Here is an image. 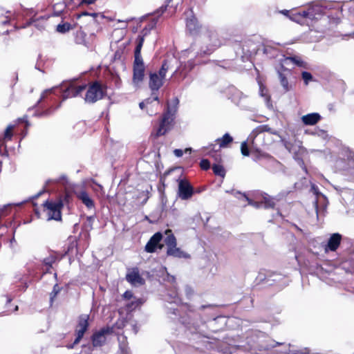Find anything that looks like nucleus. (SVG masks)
Here are the masks:
<instances>
[{
	"label": "nucleus",
	"instance_id": "nucleus-34",
	"mask_svg": "<svg viewBox=\"0 0 354 354\" xmlns=\"http://www.w3.org/2000/svg\"><path fill=\"white\" fill-rule=\"evenodd\" d=\"M269 130H270V128L268 126L263 125V126H261V127H259L258 128H257L255 129V131H253V133L255 134L256 136H257V134L263 133L265 131H269Z\"/></svg>",
	"mask_w": 354,
	"mask_h": 354
},
{
	"label": "nucleus",
	"instance_id": "nucleus-39",
	"mask_svg": "<svg viewBox=\"0 0 354 354\" xmlns=\"http://www.w3.org/2000/svg\"><path fill=\"white\" fill-rule=\"evenodd\" d=\"M201 167L203 169H207L209 168L210 167V162L207 159H203L201 161Z\"/></svg>",
	"mask_w": 354,
	"mask_h": 354
},
{
	"label": "nucleus",
	"instance_id": "nucleus-14",
	"mask_svg": "<svg viewBox=\"0 0 354 354\" xmlns=\"http://www.w3.org/2000/svg\"><path fill=\"white\" fill-rule=\"evenodd\" d=\"M321 119L319 113H309L301 117V120L306 125H314Z\"/></svg>",
	"mask_w": 354,
	"mask_h": 354
},
{
	"label": "nucleus",
	"instance_id": "nucleus-45",
	"mask_svg": "<svg viewBox=\"0 0 354 354\" xmlns=\"http://www.w3.org/2000/svg\"><path fill=\"white\" fill-rule=\"evenodd\" d=\"M96 1L97 0H82L81 3L90 5V4L95 3Z\"/></svg>",
	"mask_w": 354,
	"mask_h": 354
},
{
	"label": "nucleus",
	"instance_id": "nucleus-50",
	"mask_svg": "<svg viewBox=\"0 0 354 354\" xmlns=\"http://www.w3.org/2000/svg\"><path fill=\"white\" fill-rule=\"evenodd\" d=\"M121 55V52H120L119 50H117L115 53V57H117L118 56H120Z\"/></svg>",
	"mask_w": 354,
	"mask_h": 354
},
{
	"label": "nucleus",
	"instance_id": "nucleus-31",
	"mask_svg": "<svg viewBox=\"0 0 354 354\" xmlns=\"http://www.w3.org/2000/svg\"><path fill=\"white\" fill-rule=\"evenodd\" d=\"M264 204L265 208H273L274 206V202L270 196H265L263 201L261 203Z\"/></svg>",
	"mask_w": 354,
	"mask_h": 354
},
{
	"label": "nucleus",
	"instance_id": "nucleus-26",
	"mask_svg": "<svg viewBox=\"0 0 354 354\" xmlns=\"http://www.w3.org/2000/svg\"><path fill=\"white\" fill-rule=\"evenodd\" d=\"M232 138L228 133H225L221 140H218V141L220 142V147H226L229 143L232 142Z\"/></svg>",
	"mask_w": 354,
	"mask_h": 354
},
{
	"label": "nucleus",
	"instance_id": "nucleus-5",
	"mask_svg": "<svg viewBox=\"0 0 354 354\" xmlns=\"http://www.w3.org/2000/svg\"><path fill=\"white\" fill-rule=\"evenodd\" d=\"M42 205L43 211L46 214L47 220H62V209L64 205L61 200L57 201H46Z\"/></svg>",
	"mask_w": 354,
	"mask_h": 354
},
{
	"label": "nucleus",
	"instance_id": "nucleus-42",
	"mask_svg": "<svg viewBox=\"0 0 354 354\" xmlns=\"http://www.w3.org/2000/svg\"><path fill=\"white\" fill-rule=\"evenodd\" d=\"M122 296L126 299H130L133 297V293L130 290H127L124 292Z\"/></svg>",
	"mask_w": 354,
	"mask_h": 354
},
{
	"label": "nucleus",
	"instance_id": "nucleus-6",
	"mask_svg": "<svg viewBox=\"0 0 354 354\" xmlns=\"http://www.w3.org/2000/svg\"><path fill=\"white\" fill-rule=\"evenodd\" d=\"M149 77V87L151 89V95L149 97L140 102L139 107L142 110H145L149 115H152L153 113V102H155V73L150 72Z\"/></svg>",
	"mask_w": 354,
	"mask_h": 354
},
{
	"label": "nucleus",
	"instance_id": "nucleus-37",
	"mask_svg": "<svg viewBox=\"0 0 354 354\" xmlns=\"http://www.w3.org/2000/svg\"><path fill=\"white\" fill-rule=\"evenodd\" d=\"M301 76H302V78L304 80L306 84H308V82L313 80L312 75L308 72H306V71L303 72L301 73Z\"/></svg>",
	"mask_w": 354,
	"mask_h": 354
},
{
	"label": "nucleus",
	"instance_id": "nucleus-53",
	"mask_svg": "<svg viewBox=\"0 0 354 354\" xmlns=\"http://www.w3.org/2000/svg\"><path fill=\"white\" fill-rule=\"evenodd\" d=\"M281 12L282 14H283L284 15H288V10H282Z\"/></svg>",
	"mask_w": 354,
	"mask_h": 354
},
{
	"label": "nucleus",
	"instance_id": "nucleus-27",
	"mask_svg": "<svg viewBox=\"0 0 354 354\" xmlns=\"http://www.w3.org/2000/svg\"><path fill=\"white\" fill-rule=\"evenodd\" d=\"M145 250L147 252L151 253L155 252V234L151 236L149 241L145 246Z\"/></svg>",
	"mask_w": 354,
	"mask_h": 354
},
{
	"label": "nucleus",
	"instance_id": "nucleus-46",
	"mask_svg": "<svg viewBox=\"0 0 354 354\" xmlns=\"http://www.w3.org/2000/svg\"><path fill=\"white\" fill-rule=\"evenodd\" d=\"M250 205L254 207L255 208H259L261 207V203L259 202L252 201Z\"/></svg>",
	"mask_w": 354,
	"mask_h": 354
},
{
	"label": "nucleus",
	"instance_id": "nucleus-21",
	"mask_svg": "<svg viewBox=\"0 0 354 354\" xmlns=\"http://www.w3.org/2000/svg\"><path fill=\"white\" fill-rule=\"evenodd\" d=\"M97 15H98L97 13H95V12L89 13V12H86V11H84V12H82L80 14H77L76 15V19H81L83 17L89 16V17H92V19L90 20L89 23L90 24H93L95 21L96 18L97 17Z\"/></svg>",
	"mask_w": 354,
	"mask_h": 354
},
{
	"label": "nucleus",
	"instance_id": "nucleus-49",
	"mask_svg": "<svg viewBox=\"0 0 354 354\" xmlns=\"http://www.w3.org/2000/svg\"><path fill=\"white\" fill-rule=\"evenodd\" d=\"M34 206H35V208H34L35 214L37 215V216L38 218H40L39 212L38 209L35 207V204H34Z\"/></svg>",
	"mask_w": 354,
	"mask_h": 354
},
{
	"label": "nucleus",
	"instance_id": "nucleus-56",
	"mask_svg": "<svg viewBox=\"0 0 354 354\" xmlns=\"http://www.w3.org/2000/svg\"><path fill=\"white\" fill-rule=\"evenodd\" d=\"M41 192L38 193L37 195H35V196L34 198H37L41 195Z\"/></svg>",
	"mask_w": 354,
	"mask_h": 354
},
{
	"label": "nucleus",
	"instance_id": "nucleus-17",
	"mask_svg": "<svg viewBox=\"0 0 354 354\" xmlns=\"http://www.w3.org/2000/svg\"><path fill=\"white\" fill-rule=\"evenodd\" d=\"M167 237L165 239V242L167 245L168 248H171V247L176 245V240L175 236L173 235L171 230H167L165 232Z\"/></svg>",
	"mask_w": 354,
	"mask_h": 354
},
{
	"label": "nucleus",
	"instance_id": "nucleus-58",
	"mask_svg": "<svg viewBox=\"0 0 354 354\" xmlns=\"http://www.w3.org/2000/svg\"><path fill=\"white\" fill-rule=\"evenodd\" d=\"M11 301H12V299H11V298H8V300H7V302H8V303H10Z\"/></svg>",
	"mask_w": 354,
	"mask_h": 354
},
{
	"label": "nucleus",
	"instance_id": "nucleus-13",
	"mask_svg": "<svg viewBox=\"0 0 354 354\" xmlns=\"http://www.w3.org/2000/svg\"><path fill=\"white\" fill-rule=\"evenodd\" d=\"M168 68L169 65L167 62H164L158 71V75L156 74V90L163 85L165 81V74Z\"/></svg>",
	"mask_w": 354,
	"mask_h": 354
},
{
	"label": "nucleus",
	"instance_id": "nucleus-23",
	"mask_svg": "<svg viewBox=\"0 0 354 354\" xmlns=\"http://www.w3.org/2000/svg\"><path fill=\"white\" fill-rule=\"evenodd\" d=\"M12 211L11 204H7L0 207V220L8 216Z\"/></svg>",
	"mask_w": 354,
	"mask_h": 354
},
{
	"label": "nucleus",
	"instance_id": "nucleus-8",
	"mask_svg": "<svg viewBox=\"0 0 354 354\" xmlns=\"http://www.w3.org/2000/svg\"><path fill=\"white\" fill-rule=\"evenodd\" d=\"M86 88V84L77 85L71 84L62 93L63 100L79 96Z\"/></svg>",
	"mask_w": 354,
	"mask_h": 354
},
{
	"label": "nucleus",
	"instance_id": "nucleus-2",
	"mask_svg": "<svg viewBox=\"0 0 354 354\" xmlns=\"http://www.w3.org/2000/svg\"><path fill=\"white\" fill-rule=\"evenodd\" d=\"M87 91L84 101L88 104H94L106 95L107 86L100 81H93L86 85Z\"/></svg>",
	"mask_w": 354,
	"mask_h": 354
},
{
	"label": "nucleus",
	"instance_id": "nucleus-32",
	"mask_svg": "<svg viewBox=\"0 0 354 354\" xmlns=\"http://www.w3.org/2000/svg\"><path fill=\"white\" fill-rule=\"evenodd\" d=\"M142 40L140 41L136 48H135V50H134V59H142V56H141V48H142Z\"/></svg>",
	"mask_w": 354,
	"mask_h": 354
},
{
	"label": "nucleus",
	"instance_id": "nucleus-40",
	"mask_svg": "<svg viewBox=\"0 0 354 354\" xmlns=\"http://www.w3.org/2000/svg\"><path fill=\"white\" fill-rule=\"evenodd\" d=\"M165 272V275H164L162 277H163V279L164 280H167L168 281H170V282H174V280H175V278L174 276H171L169 275L165 269L162 270V272Z\"/></svg>",
	"mask_w": 354,
	"mask_h": 354
},
{
	"label": "nucleus",
	"instance_id": "nucleus-29",
	"mask_svg": "<svg viewBox=\"0 0 354 354\" xmlns=\"http://www.w3.org/2000/svg\"><path fill=\"white\" fill-rule=\"evenodd\" d=\"M279 78L280 80V82L283 88H284L285 91H288L290 90V86L288 84V81L286 78V77L281 73H279Z\"/></svg>",
	"mask_w": 354,
	"mask_h": 354
},
{
	"label": "nucleus",
	"instance_id": "nucleus-28",
	"mask_svg": "<svg viewBox=\"0 0 354 354\" xmlns=\"http://www.w3.org/2000/svg\"><path fill=\"white\" fill-rule=\"evenodd\" d=\"M212 169H213L214 173L216 175L224 177V176L225 174V171L222 165H218V164H214L212 165Z\"/></svg>",
	"mask_w": 354,
	"mask_h": 354
},
{
	"label": "nucleus",
	"instance_id": "nucleus-47",
	"mask_svg": "<svg viewBox=\"0 0 354 354\" xmlns=\"http://www.w3.org/2000/svg\"><path fill=\"white\" fill-rule=\"evenodd\" d=\"M167 6H162L160 8V10H156V15L160 12V14H162L164 12V11L166 10Z\"/></svg>",
	"mask_w": 354,
	"mask_h": 354
},
{
	"label": "nucleus",
	"instance_id": "nucleus-43",
	"mask_svg": "<svg viewBox=\"0 0 354 354\" xmlns=\"http://www.w3.org/2000/svg\"><path fill=\"white\" fill-rule=\"evenodd\" d=\"M120 354H129V348L127 346L124 345L120 346Z\"/></svg>",
	"mask_w": 354,
	"mask_h": 354
},
{
	"label": "nucleus",
	"instance_id": "nucleus-16",
	"mask_svg": "<svg viewBox=\"0 0 354 354\" xmlns=\"http://www.w3.org/2000/svg\"><path fill=\"white\" fill-rule=\"evenodd\" d=\"M77 197L82 203H84L88 209L94 207L95 203L88 193L85 191H82L77 194Z\"/></svg>",
	"mask_w": 354,
	"mask_h": 354
},
{
	"label": "nucleus",
	"instance_id": "nucleus-33",
	"mask_svg": "<svg viewBox=\"0 0 354 354\" xmlns=\"http://www.w3.org/2000/svg\"><path fill=\"white\" fill-rule=\"evenodd\" d=\"M286 60H290L299 66L304 67V68L306 67V64L304 62H303L302 60H301L300 59H298L297 57H288V58H286Z\"/></svg>",
	"mask_w": 354,
	"mask_h": 354
},
{
	"label": "nucleus",
	"instance_id": "nucleus-38",
	"mask_svg": "<svg viewBox=\"0 0 354 354\" xmlns=\"http://www.w3.org/2000/svg\"><path fill=\"white\" fill-rule=\"evenodd\" d=\"M162 239V234L160 232H156V248L161 249L162 248V245L160 243Z\"/></svg>",
	"mask_w": 354,
	"mask_h": 354
},
{
	"label": "nucleus",
	"instance_id": "nucleus-44",
	"mask_svg": "<svg viewBox=\"0 0 354 354\" xmlns=\"http://www.w3.org/2000/svg\"><path fill=\"white\" fill-rule=\"evenodd\" d=\"M174 153L175 156H177V157H181L183 156V150L178 149H175L174 151Z\"/></svg>",
	"mask_w": 354,
	"mask_h": 354
},
{
	"label": "nucleus",
	"instance_id": "nucleus-4",
	"mask_svg": "<svg viewBox=\"0 0 354 354\" xmlns=\"http://www.w3.org/2000/svg\"><path fill=\"white\" fill-rule=\"evenodd\" d=\"M89 315L82 314L77 317V324L75 327V339L74 342L66 346L67 348L72 349L75 345L78 344L83 338L85 333L89 328Z\"/></svg>",
	"mask_w": 354,
	"mask_h": 354
},
{
	"label": "nucleus",
	"instance_id": "nucleus-30",
	"mask_svg": "<svg viewBox=\"0 0 354 354\" xmlns=\"http://www.w3.org/2000/svg\"><path fill=\"white\" fill-rule=\"evenodd\" d=\"M70 242L68 245L67 250L65 252L64 255H66L69 252H73L74 249L77 250V241L76 239H69Z\"/></svg>",
	"mask_w": 354,
	"mask_h": 354
},
{
	"label": "nucleus",
	"instance_id": "nucleus-48",
	"mask_svg": "<svg viewBox=\"0 0 354 354\" xmlns=\"http://www.w3.org/2000/svg\"><path fill=\"white\" fill-rule=\"evenodd\" d=\"M155 129H153L151 133L150 139L153 141L155 140Z\"/></svg>",
	"mask_w": 354,
	"mask_h": 354
},
{
	"label": "nucleus",
	"instance_id": "nucleus-3",
	"mask_svg": "<svg viewBox=\"0 0 354 354\" xmlns=\"http://www.w3.org/2000/svg\"><path fill=\"white\" fill-rule=\"evenodd\" d=\"M178 102V100L175 98L171 104L167 105V110L160 121L159 129L156 131V136L164 135L169 129L174 116L177 111Z\"/></svg>",
	"mask_w": 354,
	"mask_h": 354
},
{
	"label": "nucleus",
	"instance_id": "nucleus-59",
	"mask_svg": "<svg viewBox=\"0 0 354 354\" xmlns=\"http://www.w3.org/2000/svg\"><path fill=\"white\" fill-rule=\"evenodd\" d=\"M290 19L295 20L293 17H290Z\"/></svg>",
	"mask_w": 354,
	"mask_h": 354
},
{
	"label": "nucleus",
	"instance_id": "nucleus-10",
	"mask_svg": "<svg viewBox=\"0 0 354 354\" xmlns=\"http://www.w3.org/2000/svg\"><path fill=\"white\" fill-rule=\"evenodd\" d=\"M126 280L133 286H141L145 284V279L140 274L138 268L129 269L126 274Z\"/></svg>",
	"mask_w": 354,
	"mask_h": 354
},
{
	"label": "nucleus",
	"instance_id": "nucleus-24",
	"mask_svg": "<svg viewBox=\"0 0 354 354\" xmlns=\"http://www.w3.org/2000/svg\"><path fill=\"white\" fill-rule=\"evenodd\" d=\"M72 29V26L71 24L66 22L64 24H60L57 26L56 30L60 33H66Z\"/></svg>",
	"mask_w": 354,
	"mask_h": 354
},
{
	"label": "nucleus",
	"instance_id": "nucleus-7",
	"mask_svg": "<svg viewBox=\"0 0 354 354\" xmlns=\"http://www.w3.org/2000/svg\"><path fill=\"white\" fill-rule=\"evenodd\" d=\"M113 333V328L106 326L95 332L91 336L92 344L94 347H100L104 344L106 342V335Z\"/></svg>",
	"mask_w": 354,
	"mask_h": 354
},
{
	"label": "nucleus",
	"instance_id": "nucleus-25",
	"mask_svg": "<svg viewBox=\"0 0 354 354\" xmlns=\"http://www.w3.org/2000/svg\"><path fill=\"white\" fill-rule=\"evenodd\" d=\"M187 26L190 31H194L198 28L197 20L195 17H192L187 20Z\"/></svg>",
	"mask_w": 354,
	"mask_h": 354
},
{
	"label": "nucleus",
	"instance_id": "nucleus-35",
	"mask_svg": "<svg viewBox=\"0 0 354 354\" xmlns=\"http://www.w3.org/2000/svg\"><path fill=\"white\" fill-rule=\"evenodd\" d=\"M241 153L245 156H248L250 154L249 149L246 142H243L241 145Z\"/></svg>",
	"mask_w": 354,
	"mask_h": 354
},
{
	"label": "nucleus",
	"instance_id": "nucleus-54",
	"mask_svg": "<svg viewBox=\"0 0 354 354\" xmlns=\"http://www.w3.org/2000/svg\"><path fill=\"white\" fill-rule=\"evenodd\" d=\"M262 156L265 158H270V156L268 154H263Z\"/></svg>",
	"mask_w": 354,
	"mask_h": 354
},
{
	"label": "nucleus",
	"instance_id": "nucleus-15",
	"mask_svg": "<svg viewBox=\"0 0 354 354\" xmlns=\"http://www.w3.org/2000/svg\"><path fill=\"white\" fill-rule=\"evenodd\" d=\"M167 253L168 255L174 256L177 258L189 259L190 255L186 252L182 250L180 248H177L176 245L167 248Z\"/></svg>",
	"mask_w": 354,
	"mask_h": 354
},
{
	"label": "nucleus",
	"instance_id": "nucleus-18",
	"mask_svg": "<svg viewBox=\"0 0 354 354\" xmlns=\"http://www.w3.org/2000/svg\"><path fill=\"white\" fill-rule=\"evenodd\" d=\"M167 237L165 239V242L167 245L168 248H171V247L176 245V240L175 236L173 235L171 230H167L165 232Z\"/></svg>",
	"mask_w": 354,
	"mask_h": 354
},
{
	"label": "nucleus",
	"instance_id": "nucleus-51",
	"mask_svg": "<svg viewBox=\"0 0 354 354\" xmlns=\"http://www.w3.org/2000/svg\"><path fill=\"white\" fill-rule=\"evenodd\" d=\"M245 198H246L247 201L248 202V204H249V205H251V203H252L253 201H252L251 199H250L249 198H248V197H247V196H245Z\"/></svg>",
	"mask_w": 354,
	"mask_h": 354
},
{
	"label": "nucleus",
	"instance_id": "nucleus-1",
	"mask_svg": "<svg viewBox=\"0 0 354 354\" xmlns=\"http://www.w3.org/2000/svg\"><path fill=\"white\" fill-rule=\"evenodd\" d=\"M53 90H45L41 95L37 104L39 105V109L41 111H37L35 115L38 117H47L53 114L56 109H57L60 104L54 106L53 103L56 101L55 96L52 95Z\"/></svg>",
	"mask_w": 354,
	"mask_h": 354
},
{
	"label": "nucleus",
	"instance_id": "nucleus-9",
	"mask_svg": "<svg viewBox=\"0 0 354 354\" xmlns=\"http://www.w3.org/2000/svg\"><path fill=\"white\" fill-rule=\"evenodd\" d=\"M145 70L142 59H134L133 64V80L134 82L140 83L143 80Z\"/></svg>",
	"mask_w": 354,
	"mask_h": 354
},
{
	"label": "nucleus",
	"instance_id": "nucleus-19",
	"mask_svg": "<svg viewBox=\"0 0 354 354\" xmlns=\"http://www.w3.org/2000/svg\"><path fill=\"white\" fill-rule=\"evenodd\" d=\"M57 260V257L55 253L50 254L49 256L44 259L43 263L46 266H47L46 272H50V269L52 268L53 264L55 263Z\"/></svg>",
	"mask_w": 354,
	"mask_h": 354
},
{
	"label": "nucleus",
	"instance_id": "nucleus-41",
	"mask_svg": "<svg viewBox=\"0 0 354 354\" xmlns=\"http://www.w3.org/2000/svg\"><path fill=\"white\" fill-rule=\"evenodd\" d=\"M17 121H18V122H20V123H25L26 128L29 126V122L28 121V117L26 115L24 116L23 118H19L17 120Z\"/></svg>",
	"mask_w": 354,
	"mask_h": 354
},
{
	"label": "nucleus",
	"instance_id": "nucleus-55",
	"mask_svg": "<svg viewBox=\"0 0 354 354\" xmlns=\"http://www.w3.org/2000/svg\"><path fill=\"white\" fill-rule=\"evenodd\" d=\"M191 151H192V148H187L185 151V152H189V151L190 152Z\"/></svg>",
	"mask_w": 354,
	"mask_h": 354
},
{
	"label": "nucleus",
	"instance_id": "nucleus-11",
	"mask_svg": "<svg viewBox=\"0 0 354 354\" xmlns=\"http://www.w3.org/2000/svg\"><path fill=\"white\" fill-rule=\"evenodd\" d=\"M179 196L183 200L190 198L193 194L192 187L188 182L180 180L178 184Z\"/></svg>",
	"mask_w": 354,
	"mask_h": 354
},
{
	"label": "nucleus",
	"instance_id": "nucleus-57",
	"mask_svg": "<svg viewBox=\"0 0 354 354\" xmlns=\"http://www.w3.org/2000/svg\"><path fill=\"white\" fill-rule=\"evenodd\" d=\"M18 309H19L18 306H15V309H14V311H17V310H18Z\"/></svg>",
	"mask_w": 354,
	"mask_h": 354
},
{
	"label": "nucleus",
	"instance_id": "nucleus-20",
	"mask_svg": "<svg viewBox=\"0 0 354 354\" xmlns=\"http://www.w3.org/2000/svg\"><path fill=\"white\" fill-rule=\"evenodd\" d=\"M75 41L77 44L86 46V34L82 30V26L76 32Z\"/></svg>",
	"mask_w": 354,
	"mask_h": 354
},
{
	"label": "nucleus",
	"instance_id": "nucleus-12",
	"mask_svg": "<svg viewBox=\"0 0 354 354\" xmlns=\"http://www.w3.org/2000/svg\"><path fill=\"white\" fill-rule=\"evenodd\" d=\"M342 236L338 233L333 234L328 239V243L326 245L325 250L335 251L340 244Z\"/></svg>",
	"mask_w": 354,
	"mask_h": 354
},
{
	"label": "nucleus",
	"instance_id": "nucleus-22",
	"mask_svg": "<svg viewBox=\"0 0 354 354\" xmlns=\"http://www.w3.org/2000/svg\"><path fill=\"white\" fill-rule=\"evenodd\" d=\"M62 287H60L57 283L55 284L53 288L52 292L50 293V305L53 304L54 300L57 297V295L62 290Z\"/></svg>",
	"mask_w": 354,
	"mask_h": 354
},
{
	"label": "nucleus",
	"instance_id": "nucleus-52",
	"mask_svg": "<svg viewBox=\"0 0 354 354\" xmlns=\"http://www.w3.org/2000/svg\"><path fill=\"white\" fill-rule=\"evenodd\" d=\"M245 198H246L247 201L248 202V204H249V205H251V203H252L253 201H252L251 199H250L249 198H248V197H247V196H245Z\"/></svg>",
	"mask_w": 354,
	"mask_h": 354
},
{
	"label": "nucleus",
	"instance_id": "nucleus-36",
	"mask_svg": "<svg viewBox=\"0 0 354 354\" xmlns=\"http://www.w3.org/2000/svg\"><path fill=\"white\" fill-rule=\"evenodd\" d=\"M313 8H310L308 10H304L301 12H299L297 15H299V16H301L304 18H307V17H311L313 16Z\"/></svg>",
	"mask_w": 354,
	"mask_h": 354
}]
</instances>
